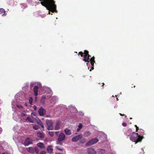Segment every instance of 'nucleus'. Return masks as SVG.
<instances>
[{"label":"nucleus","mask_w":154,"mask_h":154,"mask_svg":"<svg viewBox=\"0 0 154 154\" xmlns=\"http://www.w3.org/2000/svg\"><path fill=\"white\" fill-rule=\"evenodd\" d=\"M87 57H89V58H90L91 57V56L89 54H88L87 56Z\"/></svg>","instance_id":"obj_50"},{"label":"nucleus","mask_w":154,"mask_h":154,"mask_svg":"<svg viewBox=\"0 0 154 154\" xmlns=\"http://www.w3.org/2000/svg\"><path fill=\"white\" fill-rule=\"evenodd\" d=\"M84 53L85 54L84 55L86 56H87L89 54V52L87 50H85L84 51Z\"/></svg>","instance_id":"obj_29"},{"label":"nucleus","mask_w":154,"mask_h":154,"mask_svg":"<svg viewBox=\"0 0 154 154\" xmlns=\"http://www.w3.org/2000/svg\"><path fill=\"white\" fill-rule=\"evenodd\" d=\"M102 84H103V86L104 85V83H103Z\"/></svg>","instance_id":"obj_52"},{"label":"nucleus","mask_w":154,"mask_h":154,"mask_svg":"<svg viewBox=\"0 0 154 154\" xmlns=\"http://www.w3.org/2000/svg\"><path fill=\"white\" fill-rule=\"evenodd\" d=\"M2 14V16H5L7 15V13H6V11L4 9L2 8H0V14Z\"/></svg>","instance_id":"obj_12"},{"label":"nucleus","mask_w":154,"mask_h":154,"mask_svg":"<svg viewBox=\"0 0 154 154\" xmlns=\"http://www.w3.org/2000/svg\"><path fill=\"white\" fill-rule=\"evenodd\" d=\"M80 141L81 143H84L86 142V140L85 138H83L82 139L80 140Z\"/></svg>","instance_id":"obj_24"},{"label":"nucleus","mask_w":154,"mask_h":154,"mask_svg":"<svg viewBox=\"0 0 154 154\" xmlns=\"http://www.w3.org/2000/svg\"><path fill=\"white\" fill-rule=\"evenodd\" d=\"M139 128H138V127H136V132H137L139 130Z\"/></svg>","instance_id":"obj_47"},{"label":"nucleus","mask_w":154,"mask_h":154,"mask_svg":"<svg viewBox=\"0 0 154 154\" xmlns=\"http://www.w3.org/2000/svg\"><path fill=\"white\" fill-rule=\"evenodd\" d=\"M87 152L88 154H95L96 152L94 149L89 148L87 149Z\"/></svg>","instance_id":"obj_8"},{"label":"nucleus","mask_w":154,"mask_h":154,"mask_svg":"<svg viewBox=\"0 0 154 154\" xmlns=\"http://www.w3.org/2000/svg\"><path fill=\"white\" fill-rule=\"evenodd\" d=\"M98 141V140L97 138L92 139L86 143L85 146H88L93 145L96 143Z\"/></svg>","instance_id":"obj_2"},{"label":"nucleus","mask_w":154,"mask_h":154,"mask_svg":"<svg viewBox=\"0 0 154 154\" xmlns=\"http://www.w3.org/2000/svg\"><path fill=\"white\" fill-rule=\"evenodd\" d=\"M144 131L142 129H140V132L139 135H140L141 136H143L144 135Z\"/></svg>","instance_id":"obj_21"},{"label":"nucleus","mask_w":154,"mask_h":154,"mask_svg":"<svg viewBox=\"0 0 154 154\" xmlns=\"http://www.w3.org/2000/svg\"><path fill=\"white\" fill-rule=\"evenodd\" d=\"M78 127L79 128L81 129L82 127V124L81 123H79V125L78 126Z\"/></svg>","instance_id":"obj_34"},{"label":"nucleus","mask_w":154,"mask_h":154,"mask_svg":"<svg viewBox=\"0 0 154 154\" xmlns=\"http://www.w3.org/2000/svg\"><path fill=\"white\" fill-rule=\"evenodd\" d=\"M95 63V62H90L91 63V64L92 66H94V63Z\"/></svg>","instance_id":"obj_43"},{"label":"nucleus","mask_w":154,"mask_h":154,"mask_svg":"<svg viewBox=\"0 0 154 154\" xmlns=\"http://www.w3.org/2000/svg\"><path fill=\"white\" fill-rule=\"evenodd\" d=\"M34 152H35L37 154H38L39 153V150L38 149V148L37 147H35L34 148Z\"/></svg>","instance_id":"obj_23"},{"label":"nucleus","mask_w":154,"mask_h":154,"mask_svg":"<svg viewBox=\"0 0 154 154\" xmlns=\"http://www.w3.org/2000/svg\"><path fill=\"white\" fill-rule=\"evenodd\" d=\"M38 112L40 116H43L45 114L46 111L42 107H41L38 111Z\"/></svg>","instance_id":"obj_7"},{"label":"nucleus","mask_w":154,"mask_h":154,"mask_svg":"<svg viewBox=\"0 0 154 154\" xmlns=\"http://www.w3.org/2000/svg\"><path fill=\"white\" fill-rule=\"evenodd\" d=\"M26 120H28L30 122H31V123H33L34 122L33 120H32L31 119V118L30 117H28L26 118Z\"/></svg>","instance_id":"obj_22"},{"label":"nucleus","mask_w":154,"mask_h":154,"mask_svg":"<svg viewBox=\"0 0 154 154\" xmlns=\"http://www.w3.org/2000/svg\"><path fill=\"white\" fill-rule=\"evenodd\" d=\"M95 59V57L93 56L90 59V62H95L94 60Z\"/></svg>","instance_id":"obj_28"},{"label":"nucleus","mask_w":154,"mask_h":154,"mask_svg":"<svg viewBox=\"0 0 154 154\" xmlns=\"http://www.w3.org/2000/svg\"><path fill=\"white\" fill-rule=\"evenodd\" d=\"M91 134L90 132L89 131H86L84 133V136L85 137L89 136Z\"/></svg>","instance_id":"obj_19"},{"label":"nucleus","mask_w":154,"mask_h":154,"mask_svg":"<svg viewBox=\"0 0 154 154\" xmlns=\"http://www.w3.org/2000/svg\"><path fill=\"white\" fill-rule=\"evenodd\" d=\"M60 124V121H57L54 129L55 130H58L59 129Z\"/></svg>","instance_id":"obj_10"},{"label":"nucleus","mask_w":154,"mask_h":154,"mask_svg":"<svg viewBox=\"0 0 154 154\" xmlns=\"http://www.w3.org/2000/svg\"><path fill=\"white\" fill-rule=\"evenodd\" d=\"M31 116L33 118H34V116H35V113H32L31 114Z\"/></svg>","instance_id":"obj_33"},{"label":"nucleus","mask_w":154,"mask_h":154,"mask_svg":"<svg viewBox=\"0 0 154 154\" xmlns=\"http://www.w3.org/2000/svg\"><path fill=\"white\" fill-rule=\"evenodd\" d=\"M32 143V140L29 138H27L25 139L24 144L25 146H26Z\"/></svg>","instance_id":"obj_5"},{"label":"nucleus","mask_w":154,"mask_h":154,"mask_svg":"<svg viewBox=\"0 0 154 154\" xmlns=\"http://www.w3.org/2000/svg\"><path fill=\"white\" fill-rule=\"evenodd\" d=\"M122 125L124 126V127H126V126L127 125V124L125 122H123L122 124Z\"/></svg>","instance_id":"obj_38"},{"label":"nucleus","mask_w":154,"mask_h":154,"mask_svg":"<svg viewBox=\"0 0 154 154\" xmlns=\"http://www.w3.org/2000/svg\"><path fill=\"white\" fill-rule=\"evenodd\" d=\"M132 133L133 134L131 136L130 138L131 140L135 142L136 144L142 141V139L144 138L143 136H141L139 135L138 133L134 132Z\"/></svg>","instance_id":"obj_1"},{"label":"nucleus","mask_w":154,"mask_h":154,"mask_svg":"<svg viewBox=\"0 0 154 154\" xmlns=\"http://www.w3.org/2000/svg\"><path fill=\"white\" fill-rule=\"evenodd\" d=\"M2 154H6V153H3Z\"/></svg>","instance_id":"obj_54"},{"label":"nucleus","mask_w":154,"mask_h":154,"mask_svg":"<svg viewBox=\"0 0 154 154\" xmlns=\"http://www.w3.org/2000/svg\"><path fill=\"white\" fill-rule=\"evenodd\" d=\"M84 54V52H83L82 51H80L79 52V53H78V55H80L81 57H82L83 56Z\"/></svg>","instance_id":"obj_32"},{"label":"nucleus","mask_w":154,"mask_h":154,"mask_svg":"<svg viewBox=\"0 0 154 154\" xmlns=\"http://www.w3.org/2000/svg\"><path fill=\"white\" fill-rule=\"evenodd\" d=\"M17 107L19 108H22V106L21 105H17Z\"/></svg>","instance_id":"obj_41"},{"label":"nucleus","mask_w":154,"mask_h":154,"mask_svg":"<svg viewBox=\"0 0 154 154\" xmlns=\"http://www.w3.org/2000/svg\"><path fill=\"white\" fill-rule=\"evenodd\" d=\"M132 133L131 129H129L126 132V134L128 136H129L130 135H131V134H133Z\"/></svg>","instance_id":"obj_17"},{"label":"nucleus","mask_w":154,"mask_h":154,"mask_svg":"<svg viewBox=\"0 0 154 154\" xmlns=\"http://www.w3.org/2000/svg\"><path fill=\"white\" fill-rule=\"evenodd\" d=\"M90 59V58L87 57V60L88 61H87V62H86L89 63V62Z\"/></svg>","instance_id":"obj_42"},{"label":"nucleus","mask_w":154,"mask_h":154,"mask_svg":"<svg viewBox=\"0 0 154 154\" xmlns=\"http://www.w3.org/2000/svg\"><path fill=\"white\" fill-rule=\"evenodd\" d=\"M80 129H81V128H78L77 129V132H79V131H80Z\"/></svg>","instance_id":"obj_49"},{"label":"nucleus","mask_w":154,"mask_h":154,"mask_svg":"<svg viewBox=\"0 0 154 154\" xmlns=\"http://www.w3.org/2000/svg\"><path fill=\"white\" fill-rule=\"evenodd\" d=\"M98 152H99V154H102L105 152V150L102 149H98Z\"/></svg>","instance_id":"obj_18"},{"label":"nucleus","mask_w":154,"mask_h":154,"mask_svg":"<svg viewBox=\"0 0 154 154\" xmlns=\"http://www.w3.org/2000/svg\"><path fill=\"white\" fill-rule=\"evenodd\" d=\"M37 146L40 148L43 149L45 148V146L42 143H38L37 144Z\"/></svg>","instance_id":"obj_15"},{"label":"nucleus","mask_w":154,"mask_h":154,"mask_svg":"<svg viewBox=\"0 0 154 154\" xmlns=\"http://www.w3.org/2000/svg\"><path fill=\"white\" fill-rule=\"evenodd\" d=\"M45 98L46 97L45 96L43 95L40 100L41 102L42 103H44L45 101Z\"/></svg>","instance_id":"obj_20"},{"label":"nucleus","mask_w":154,"mask_h":154,"mask_svg":"<svg viewBox=\"0 0 154 154\" xmlns=\"http://www.w3.org/2000/svg\"><path fill=\"white\" fill-rule=\"evenodd\" d=\"M39 126L37 125H35L33 127V128L35 130H37L39 128Z\"/></svg>","instance_id":"obj_30"},{"label":"nucleus","mask_w":154,"mask_h":154,"mask_svg":"<svg viewBox=\"0 0 154 154\" xmlns=\"http://www.w3.org/2000/svg\"><path fill=\"white\" fill-rule=\"evenodd\" d=\"M135 127L136 128V127H137V125H134Z\"/></svg>","instance_id":"obj_51"},{"label":"nucleus","mask_w":154,"mask_h":154,"mask_svg":"<svg viewBox=\"0 0 154 154\" xmlns=\"http://www.w3.org/2000/svg\"><path fill=\"white\" fill-rule=\"evenodd\" d=\"M135 85L133 86V87L134 88H135Z\"/></svg>","instance_id":"obj_53"},{"label":"nucleus","mask_w":154,"mask_h":154,"mask_svg":"<svg viewBox=\"0 0 154 154\" xmlns=\"http://www.w3.org/2000/svg\"><path fill=\"white\" fill-rule=\"evenodd\" d=\"M38 87L37 86H35L33 88L34 92V95L35 96H37L38 95Z\"/></svg>","instance_id":"obj_9"},{"label":"nucleus","mask_w":154,"mask_h":154,"mask_svg":"<svg viewBox=\"0 0 154 154\" xmlns=\"http://www.w3.org/2000/svg\"><path fill=\"white\" fill-rule=\"evenodd\" d=\"M33 101V99L32 97H30L29 98V101L30 104L31 105H32V103Z\"/></svg>","instance_id":"obj_25"},{"label":"nucleus","mask_w":154,"mask_h":154,"mask_svg":"<svg viewBox=\"0 0 154 154\" xmlns=\"http://www.w3.org/2000/svg\"><path fill=\"white\" fill-rule=\"evenodd\" d=\"M40 125L41 126L42 128V130L43 131H44V126L43 124V123H41V124Z\"/></svg>","instance_id":"obj_35"},{"label":"nucleus","mask_w":154,"mask_h":154,"mask_svg":"<svg viewBox=\"0 0 154 154\" xmlns=\"http://www.w3.org/2000/svg\"><path fill=\"white\" fill-rule=\"evenodd\" d=\"M37 123L38 124H39L40 125L41 124V123H42L40 120L38 121H37Z\"/></svg>","instance_id":"obj_39"},{"label":"nucleus","mask_w":154,"mask_h":154,"mask_svg":"<svg viewBox=\"0 0 154 154\" xmlns=\"http://www.w3.org/2000/svg\"><path fill=\"white\" fill-rule=\"evenodd\" d=\"M121 116H125V117H127V116L125 115H123L122 114H121V113H120L119 114Z\"/></svg>","instance_id":"obj_45"},{"label":"nucleus","mask_w":154,"mask_h":154,"mask_svg":"<svg viewBox=\"0 0 154 154\" xmlns=\"http://www.w3.org/2000/svg\"><path fill=\"white\" fill-rule=\"evenodd\" d=\"M117 100H118V98H117Z\"/></svg>","instance_id":"obj_55"},{"label":"nucleus","mask_w":154,"mask_h":154,"mask_svg":"<svg viewBox=\"0 0 154 154\" xmlns=\"http://www.w3.org/2000/svg\"><path fill=\"white\" fill-rule=\"evenodd\" d=\"M94 69V66H92V67H91V69L90 70V71H91V70L92 69Z\"/></svg>","instance_id":"obj_48"},{"label":"nucleus","mask_w":154,"mask_h":154,"mask_svg":"<svg viewBox=\"0 0 154 154\" xmlns=\"http://www.w3.org/2000/svg\"><path fill=\"white\" fill-rule=\"evenodd\" d=\"M49 134L51 136L53 137L54 135V132L49 131Z\"/></svg>","instance_id":"obj_31"},{"label":"nucleus","mask_w":154,"mask_h":154,"mask_svg":"<svg viewBox=\"0 0 154 154\" xmlns=\"http://www.w3.org/2000/svg\"><path fill=\"white\" fill-rule=\"evenodd\" d=\"M34 148L29 147L26 148V150L29 152L33 153L34 152Z\"/></svg>","instance_id":"obj_16"},{"label":"nucleus","mask_w":154,"mask_h":154,"mask_svg":"<svg viewBox=\"0 0 154 154\" xmlns=\"http://www.w3.org/2000/svg\"><path fill=\"white\" fill-rule=\"evenodd\" d=\"M33 108L35 110H36L37 109V107L35 105L33 106Z\"/></svg>","instance_id":"obj_44"},{"label":"nucleus","mask_w":154,"mask_h":154,"mask_svg":"<svg viewBox=\"0 0 154 154\" xmlns=\"http://www.w3.org/2000/svg\"><path fill=\"white\" fill-rule=\"evenodd\" d=\"M35 99H36V97H35Z\"/></svg>","instance_id":"obj_56"},{"label":"nucleus","mask_w":154,"mask_h":154,"mask_svg":"<svg viewBox=\"0 0 154 154\" xmlns=\"http://www.w3.org/2000/svg\"><path fill=\"white\" fill-rule=\"evenodd\" d=\"M47 150L48 153H52L53 150L52 146L51 145L48 146L47 148Z\"/></svg>","instance_id":"obj_14"},{"label":"nucleus","mask_w":154,"mask_h":154,"mask_svg":"<svg viewBox=\"0 0 154 154\" xmlns=\"http://www.w3.org/2000/svg\"><path fill=\"white\" fill-rule=\"evenodd\" d=\"M65 138V135L63 132H61L59 134L57 138V140L59 141H63Z\"/></svg>","instance_id":"obj_6"},{"label":"nucleus","mask_w":154,"mask_h":154,"mask_svg":"<svg viewBox=\"0 0 154 154\" xmlns=\"http://www.w3.org/2000/svg\"><path fill=\"white\" fill-rule=\"evenodd\" d=\"M56 148L57 149H58L60 151H62L63 150V149L59 148L58 146H56Z\"/></svg>","instance_id":"obj_40"},{"label":"nucleus","mask_w":154,"mask_h":154,"mask_svg":"<svg viewBox=\"0 0 154 154\" xmlns=\"http://www.w3.org/2000/svg\"><path fill=\"white\" fill-rule=\"evenodd\" d=\"M64 131L65 134L66 135H69L72 134L71 130L68 129L67 128L65 129Z\"/></svg>","instance_id":"obj_11"},{"label":"nucleus","mask_w":154,"mask_h":154,"mask_svg":"<svg viewBox=\"0 0 154 154\" xmlns=\"http://www.w3.org/2000/svg\"><path fill=\"white\" fill-rule=\"evenodd\" d=\"M82 137V135L80 134L73 137L72 139V141L73 142H76Z\"/></svg>","instance_id":"obj_4"},{"label":"nucleus","mask_w":154,"mask_h":154,"mask_svg":"<svg viewBox=\"0 0 154 154\" xmlns=\"http://www.w3.org/2000/svg\"><path fill=\"white\" fill-rule=\"evenodd\" d=\"M37 136L40 138H43L44 137V134L43 133L38 132L37 134Z\"/></svg>","instance_id":"obj_13"},{"label":"nucleus","mask_w":154,"mask_h":154,"mask_svg":"<svg viewBox=\"0 0 154 154\" xmlns=\"http://www.w3.org/2000/svg\"><path fill=\"white\" fill-rule=\"evenodd\" d=\"M46 122L47 125L48 130H53V122L52 120H47Z\"/></svg>","instance_id":"obj_3"},{"label":"nucleus","mask_w":154,"mask_h":154,"mask_svg":"<svg viewBox=\"0 0 154 154\" xmlns=\"http://www.w3.org/2000/svg\"><path fill=\"white\" fill-rule=\"evenodd\" d=\"M40 154H46V152L45 151H43L40 152Z\"/></svg>","instance_id":"obj_36"},{"label":"nucleus","mask_w":154,"mask_h":154,"mask_svg":"<svg viewBox=\"0 0 154 154\" xmlns=\"http://www.w3.org/2000/svg\"><path fill=\"white\" fill-rule=\"evenodd\" d=\"M59 133V131H56L55 132V134L57 136L58 135Z\"/></svg>","instance_id":"obj_46"},{"label":"nucleus","mask_w":154,"mask_h":154,"mask_svg":"<svg viewBox=\"0 0 154 154\" xmlns=\"http://www.w3.org/2000/svg\"><path fill=\"white\" fill-rule=\"evenodd\" d=\"M61 141H59L57 140V141H56V144L62 146L63 145V143Z\"/></svg>","instance_id":"obj_27"},{"label":"nucleus","mask_w":154,"mask_h":154,"mask_svg":"<svg viewBox=\"0 0 154 154\" xmlns=\"http://www.w3.org/2000/svg\"><path fill=\"white\" fill-rule=\"evenodd\" d=\"M21 115L22 116H25L26 115L24 112H22L21 113Z\"/></svg>","instance_id":"obj_37"},{"label":"nucleus","mask_w":154,"mask_h":154,"mask_svg":"<svg viewBox=\"0 0 154 154\" xmlns=\"http://www.w3.org/2000/svg\"><path fill=\"white\" fill-rule=\"evenodd\" d=\"M87 56L84 55L83 57V61L85 62H87L88 61L87 60Z\"/></svg>","instance_id":"obj_26"}]
</instances>
